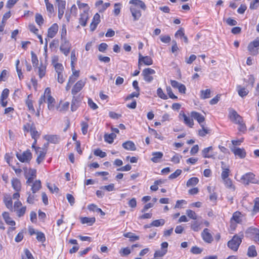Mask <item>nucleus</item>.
I'll return each mask as SVG.
<instances>
[{
    "mask_svg": "<svg viewBox=\"0 0 259 259\" xmlns=\"http://www.w3.org/2000/svg\"><path fill=\"white\" fill-rule=\"evenodd\" d=\"M226 187L235 190V186L233 185L231 180L229 178L223 180Z\"/></svg>",
    "mask_w": 259,
    "mask_h": 259,
    "instance_id": "nucleus-44",
    "label": "nucleus"
},
{
    "mask_svg": "<svg viewBox=\"0 0 259 259\" xmlns=\"http://www.w3.org/2000/svg\"><path fill=\"white\" fill-rule=\"evenodd\" d=\"M210 90L206 89L201 91V98L203 99L209 98L210 97Z\"/></svg>",
    "mask_w": 259,
    "mask_h": 259,
    "instance_id": "nucleus-45",
    "label": "nucleus"
},
{
    "mask_svg": "<svg viewBox=\"0 0 259 259\" xmlns=\"http://www.w3.org/2000/svg\"><path fill=\"white\" fill-rule=\"evenodd\" d=\"M247 255L249 257H254V256H256L257 252L255 250V248L254 246L252 245V246H250L249 247V248L248 249V251H247Z\"/></svg>",
    "mask_w": 259,
    "mask_h": 259,
    "instance_id": "nucleus-41",
    "label": "nucleus"
},
{
    "mask_svg": "<svg viewBox=\"0 0 259 259\" xmlns=\"http://www.w3.org/2000/svg\"><path fill=\"white\" fill-rule=\"evenodd\" d=\"M85 84L84 80H78L73 87L71 93L73 95H76L83 88Z\"/></svg>",
    "mask_w": 259,
    "mask_h": 259,
    "instance_id": "nucleus-10",
    "label": "nucleus"
},
{
    "mask_svg": "<svg viewBox=\"0 0 259 259\" xmlns=\"http://www.w3.org/2000/svg\"><path fill=\"white\" fill-rule=\"evenodd\" d=\"M242 238L235 235L233 238L228 242V246L233 250L237 251L241 244Z\"/></svg>",
    "mask_w": 259,
    "mask_h": 259,
    "instance_id": "nucleus-5",
    "label": "nucleus"
},
{
    "mask_svg": "<svg viewBox=\"0 0 259 259\" xmlns=\"http://www.w3.org/2000/svg\"><path fill=\"white\" fill-rule=\"evenodd\" d=\"M58 30V25L56 23L53 24L48 30V37L53 38L57 34Z\"/></svg>",
    "mask_w": 259,
    "mask_h": 259,
    "instance_id": "nucleus-18",
    "label": "nucleus"
},
{
    "mask_svg": "<svg viewBox=\"0 0 259 259\" xmlns=\"http://www.w3.org/2000/svg\"><path fill=\"white\" fill-rule=\"evenodd\" d=\"M31 62L33 67H36L38 64V60L36 55L33 52H31Z\"/></svg>",
    "mask_w": 259,
    "mask_h": 259,
    "instance_id": "nucleus-47",
    "label": "nucleus"
},
{
    "mask_svg": "<svg viewBox=\"0 0 259 259\" xmlns=\"http://www.w3.org/2000/svg\"><path fill=\"white\" fill-rule=\"evenodd\" d=\"M182 173V170L178 169L174 173L171 174L168 177L169 179H174L177 178Z\"/></svg>",
    "mask_w": 259,
    "mask_h": 259,
    "instance_id": "nucleus-58",
    "label": "nucleus"
},
{
    "mask_svg": "<svg viewBox=\"0 0 259 259\" xmlns=\"http://www.w3.org/2000/svg\"><path fill=\"white\" fill-rule=\"evenodd\" d=\"M180 116H181L184 120V122L185 124L190 127H192L194 125V122L193 118L191 117H188L185 113H180Z\"/></svg>",
    "mask_w": 259,
    "mask_h": 259,
    "instance_id": "nucleus-23",
    "label": "nucleus"
},
{
    "mask_svg": "<svg viewBox=\"0 0 259 259\" xmlns=\"http://www.w3.org/2000/svg\"><path fill=\"white\" fill-rule=\"evenodd\" d=\"M202 155L204 158L214 159L215 158V155L213 152L212 147L210 146L207 148H205L202 151Z\"/></svg>",
    "mask_w": 259,
    "mask_h": 259,
    "instance_id": "nucleus-13",
    "label": "nucleus"
},
{
    "mask_svg": "<svg viewBox=\"0 0 259 259\" xmlns=\"http://www.w3.org/2000/svg\"><path fill=\"white\" fill-rule=\"evenodd\" d=\"M236 90L238 95L242 98L246 96L249 93V90L246 88L242 87L241 85H237Z\"/></svg>",
    "mask_w": 259,
    "mask_h": 259,
    "instance_id": "nucleus-25",
    "label": "nucleus"
},
{
    "mask_svg": "<svg viewBox=\"0 0 259 259\" xmlns=\"http://www.w3.org/2000/svg\"><path fill=\"white\" fill-rule=\"evenodd\" d=\"M200 125L202 127V129L199 131V135L201 137H204L209 133V130L205 128L203 124H201Z\"/></svg>",
    "mask_w": 259,
    "mask_h": 259,
    "instance_id": "nucleus-53",
    "label": "nucleus"
},
{
    "mask_svg": "<svg viewBox=\"0 0 259 259\" xmlns=\"http://www.w3.org/2000/svg\"><path fill=\"white\" fill-rule=\"evenodd\" d=\"M243 215L239 211H236L233 214L230 220V227L234 230L236 227V224L241 223L243 220Z\"/></svg>",
    "mask_w": 259,
    "mask_h": 259,
    "instance_id": "nucleus-4",
    "label": "nucleus"
},
{
    "mask_svg": "<svg viewBox=\"0 0 259 259\" xmlns=\"http://www.w3.org/2000/svg\"><path fill=\"white\" fill-rule=\"evenodd\" d=\"M142 63L146 65H151L153 64V60L149 56H143L141 54H139L138 65L140 67Z\"/></svg>",
    "mask_w": 259,
    "mask_h": 259,
    "instance_id": "nucleus-9",
    "label": "nucleus"
},
{
    "mask_svg": "<svg viewBox=\"0 0 259 259\" xmlns=\"http://www.w3.org/2000/svg\"><path fill=\"white\" fill-rule=\"evenodd\" d=\"M157 94L159 97L162 99H167V96L163 93L162 90L159 88L157 90Z\"/></svg>",
    "mask_w": 259,
    "mask_h": 259,
    "instance_id": "nucleus-62",
    "label": "nucleus"
},
{
    "mask_svg": "<svg viewBox=\"0 0 259 259\" xmlns=\"http://www.w3.org/2000/svg\"><path fill=\"white\" fill-rule=\"evenodd\" d=\"M229 117L231 120L234 122L235 123H240L242 120V117L240 116L237 113V112L233 109L230 110Z\"/></svg>",
    "mask_w": 259,
    "mask_h": 259,
    "instance_id": "nucleus-12",
    "label": "nucleus"
},
{
    "mask_svg": "<svg viewBox=\"0 0 259 259\" xmlns=\"http://www.w3.org/2000/svg\"><path fill=\"white\" fill-rule=\"evenodd\" d=\"M131 252V250L128 247L121 248L119 251V253L122 256L127 255L130 254Z\"/></svg>",
    "mask_w": 259,
    "mask_h": 259,
    "instance_id": "nucleus-54",
    "label": "nucleus"
},
{
    "mask_svg": "<svg viewBox=\"0 0 259 259\" xmlns=\"http://www.w3.org/2000/svg\"><path fill=\"white\" fill-rule=\"evenodd\" d=\"M199 180L196 177H193L189 179L187 182V186L188 187L195 186L198 184Z\"/></svg>",
    "mask_w": 259,
    "mask_h": 259,
    "instance_id": "nucleus-42",
    "label": "nucleus"
},
{
    "mask_svg": "<svg viewBox=\"0 0 259 259\" xmlns=\"http://www.w3.org/2000/svg\"><path fill=\"white\" fill-rule=\"evenodd\" d=\"M165 224V221L164 219H159L153 221L150 225L149 227L152 226L159 227L164 225Z\"/></svg>",
    "mask_w": 259,
    "mask_h": 259,
    "instance_id": "nucleus-36",
    "label": "nucleus"
},
{
    "mask_svg": "<svg viewBox=\"0 0 259 259\" xmlns=\"http://www.w3.org/2000/svg\"><path fill=\"white\" fill-rule=\"evenodd\" d=\"M155 73L154 69L148 68L144 69L142 71V75L144 77V79L147 82H151L153 80L152 75Z\"/></svg>",
    "mask_w": 259,
    "mask_h": 259,
    "instance_id": "nucleus-8",
    "label": "nucleus"
},
{
    "mask_svg": "<svg viewBox=\"0 0 259 259\" xmlns=\"http://www.w3.org/2000/svg\"><path fill=\"white\" fill-rule=\"evenodd\" d=\"M100 22V15L98 13H96L93 19L92 22L90 24V29L91 30L93 31H94L97 27L98 24Z\"/></svg>",
    "mask_w": 259,
    "mask_h": 259,
    "instance_id": "nucleus-19",
    "label": "nucleus"
},
{
    "mask_svg": "<svg viewBox=\"0 0 259 259\" xmlns=\"http://www.w3.org/2000/svg\"><path fill=\"white\" fill-rule=\"evenodd\" d=\"M240 182L245 185H248L249 183L259 185V178H256L255 175L252 172H247L242 176Z\"/></svg>",
    "mask_w": 259,
    "mask_h": 259,
    "instance_id": "nucleus-1",
    "label": "nucleus"
},
{
    "mask_svg": "<svg viewBox=\"0 0 259 259\" xmlns=\"http://www.w3.org/2000/svg\"><path fill=\"white\" fill-rule=\"evenodd\" d=\"M29 186L31 187V190L32 192V193L34 194L41 188V182L40 180H35V181H33Z\"/></svg>",
    "mask_w": 259,
    "mask_h": 259,
    "instance_id": "nucleus-22",
    "label": "nucleus"
},
{
    "mask_svg": "<svg viewBox=\"0 0 259 259\" xmlns=\"http://www.w3.org/2000/svg\"><path fill=\"white\" fill-rule=\"evenodd\" d=\"M89 18L88 13L84 11L83 13L80 14L79 23L82 26H85Z\"/></svg>",
    "mask_w": 259,
    "mask_h": 259,
    "instance_id": "nucleus-29",
    "label": "nucleus"
},
{
    "mask_svg": "<svg viewBox=\"0 0 259 259\" xmlns=\"http://www.w3.org/2000/svg\"><path fill=\"white\" fill-rule=\"evenodd\" d=\"M153 157L151 160L154 163H158L160 161V159L163 157V153L161 152H155L152 154Z\"/></svg>",
    "mask_w": 259,
    "mask_h": 259,
    "instance_id": "nucleus-27",
    "label": "nucleus"
},
{
    "mask_svg": "<svg viewBox=\"0 0 259 259\" xmlns=\"http://www.w3.org/2000/svg\"><path fill=\"white\" fill-rule=\"evenodd\" d=\"M122 147L128 150L134 151L136 150L135 144L132 141H127L123 143Z\"/></svg>",
    "mask_w": 259,
    "mask_h": 259,
    "instance_id": "nucleus-31",
    "label": "nucleus"
},
{
    "mask_svg": "<svg viewBox=\"0 0 259 259\" xmlns=\"http://www.w3.org/2000/svg\"><path fill=\"white\" fill-rule=\"evenodd\" d=\"M47 140L50 143L57 144L60 141V138L57 135L48 136Z\"/></svg>",
    "mask_w": 259,
    "mask_h": 259,
    "instance_id": "nucleus-38",
    "label": "nucleus"
},
{
    "mask_svg": "<svg viewBox=\"0 0 259 259\" xmlns=\"http://www.w3.org/2000/svg\"><path fill=\"white\" fill-rule=\"evenodd\" d=\"M94 154L96 156H99L101 158L105 157L106 156V153L102 151L100 149H97L94 151Z\"/></svg>",
    "mask_w": 259,
    "mask_h": 259,
    "instance_id": "nucleus-59",
    "label": "nucleus"
},
{
    "mask_svg": "<svg viewBox=\"0 0 259 259\" xmlns=\"http://www.w3.org/2000/svg\"><path fill=\"white\" fill-rule=\"evenodd\" d=\"M190 115L193 119L194 118L196 120L200 125L202 124L205 120L204 116L196 111H192L190 113Z\"/></svg>",
    "mask_w": 259,
    "mask_h": 259,
    "instance_id": "nucleus-16",
    "label": "nucleus"
},
{
    "mask_svg": "<svg viewBox=\"0 0 259 259\" xmlns=\"http://www.w3.org/2000/svg\"><path fill=\"white\" fill-rule=\"evenodd\" d=\"M36 171L35 169H30L27 174H25V177L27 179L26 184L27 185H30L34 179L36 178Z\"/></svg>",
    "mask_w": 259,
    "mask_h": 259,
    "instance_id": "nucleus-11",
    "label": "nucleus"
},
{
    "mask_svg": "<svg viewBox=\"0 0 259 259\" xmlns=\"http://www.w3.org/2000/svg\"><path fill=\"white\" fill-rule=\"evenodd\" d=\"M123 235L124 237L130 238L131 241H135L139 239V236L135 235L133 233L131 232L125 233Z\"/></svg>",
    "mask_w": 259,
    "mask_h": 259,
    "instance_id": "nucleus-50",
    "label": "nucleus"
},
{
    "mask_svg": "<svg viewBox=\"0 0 259 259\" xmlns=\"http://www.w3.org/2000/svg\"><path fill=\"white\" fill-rule=\"evenodd\" d=\"M45 96H46V102L48 103V109L50 110H54L55 100L51 95L50 88H47L45 90Z\"/></svg>",
    "mask_w": 259,
    "mask_h": 259,
    "instance_id": "nucleus-7",
    "label": "nucleus"
},
{
    "mask_svg": "<svg viewBox=\"0 0 259 259\" xmlns=\"http://www.w3.org/2000/svg\"><path fill=\"white\" fill-rule=\"evenodd\" d=\"M28 196L27 202L29 204H33L34 202L35 195H32L30 192L27 193Z\"/></svg>",
    "mask_w": 259,
    "mask_h": 259,
    "instance_id": "nucleus-63",
    "label": "nucleus"
},
{
    "mask_svg": "<svg viewBox=\"0 0 259 259\" xmlns=\"http://www.w3.org/2000/svg\"><path fill=\"white\" fill-rule=\"evenodd\" d=\"M70 58L71 70H73L74 68H75V63L77 61V58L75 55V51L74 50L71 51Z\"/></svg>",
    "mask_w": 259,
    "mask_h": 259,
    "instance_id": "nucleus-37",
    "label": "nucleus"
},
{
    "mask_svg": "<svg viewBox=\"0 0 259 259\" xmlns=\"http://www.w3.org/2000/svg\"><path fill=\"white\" fill-rule=\"evenodd\" d=\"M186 213L190 219L193 220H196L197 219V215L196 213L191 209L187 210Z\"/></svg>",
    "mask_w": 259,
    "mask_h": 259,
    "instance_id": "nucleus-49",
    "label": "nucleus"
},
{
    "mask_svg": "<svg viewBox=\"0 0 259 259\" xmlns=\"http://www.w3.org/2000/svg\"><path fill=\"white\" fill-rule=\"evenodd\" d=\"M130 11L134 18V21L138 20L141 17L142 14L140 10L138 9L135 6H131Z\"/></svg>",
    "mask_w": 259,
    "mask_h": 259,
    "instance_id": "nucleus-17",
    "label": "nucleus"
},
{
    "mask_svg": "<svg viewBox=\"0 0 259 259\" xmlns=\"http://www.w3.org/2000/svg\"><path fill=\"white\" fill-rule=\"evenodd\" d=\"M88 207L90 210L100 212L102 215L105 214V212L101 208L97 207V205L94 204H90Z\"/></svg>",
    "mask_w": 259,
    "mask_h": 259,
    "instance_id": "nucleus-35",
    "label": "nucleus"
},
{
    "mask_svg": "<svg viewBox=\"0 0 259 259\" xmlns=\"http://www.w3.org/2000/svg\"><path fill=\"white\" fill-rule=\"evenodd\" d=\"M31 137L33 139L38 138L39 137L38 132L36 131L35 125L33 123H31V126L29 131Z\"/></svg>",
    "mask_w": 259,
    "mask_h": 259,
    "instance_id": "nucleus-33",
    "label": "nucleus"
},
{
    "mask_svg": "<svg viewBox=\"0 0 259 259\" xmlns=\"http://www.w3.org/2000/svg\"><path fill=\"white\" fill-rule=\"evenodd\" d=\"M71 48V45L67 38L61 39L60 50L64 55L67 56L69 54Z\"/></svg>",
    "mask_w": 259,
    "mask_h": 259,
    "instance_id": "nucleus-6",
    "label": "nucleus"
},
{
    "mask_svg": "<svg viewBox=\"0 0 259 259\" xmlns=\"http://www.w3.org/2000/svg\"><path fill=\"white\" fill-rule=\"evenodd\" d=\"M102 190H106L107 191L110 192L114 190V185L113 184H111L107 186H103L100 187Z\"/></svg>",
    "mask_w": 259,
    "mask_h": 259,
    "instance_id": "nucleus-61",
    "label": "nucleus"
},
{
    "mask_svg": "<svg viewBox=\"0 0 259 259\" xmlns=\"http://www.w3.org/2000/svg\"><path fill=\"white\" fill-rule=\"evenodd\" d=\"M96 221V219L94 217L88 218L84 217L81 218V223L83 224H87L89 226H92Z\"/></svg>",
    "mask_w": 259,
    "mask_h": 259,
    "instance_id": "nucleus-32",
    "label": "nucleus"
},
{
    "mask_svg": "<svg viewBox=\"0 0 259 259\" xmlns=\"http://www.w3.org/2000/svg\"><path fill=\"white\" fill-rule=\"evenodd\" d=\"M221 168L222 169V172L221 174V178L223 180L228 178V176L230 173V169L229 166L225 165L224 161H221Z\"/></svg>",
    "mask_w": 259,
    "mask_h": 259,
    "instance_id": "nucleus-20",
    "label": "nucleus"
},
{
    "mask_svg": "<svg viewBox=\"0 0 259 259\" xmlns=\"http://www.w3.org/2000/svg\"><path fill=\"white\" fill-rule=\"evenodd\" d=\"M16 156L20 162L23 163H29L32 157L30 150H27L22 153L17 152Z\"/></svg>",
    "mask_w": 259,
    "mask_h": 259,
    "instance_id": "nucleus-3",
    "label": "nucleus"
},
{
    "mask_svg": "<svg viewBox=\"0 0 259 259\" xmlns=\"http://www.w3.org/2000/svg\"><path fill=\"white\" fill-rule=\"evenodd\" d=\"M26 206L22 207L20 208H18L15 210L17 212V214L19 217H21L23 216L26 211Z\"/></svg>",
    "mask_w": 259,
    "mask_h": 259,
    "instance_id": "nucleus-57",
    "label": "nucleus"
},
{
    "mask_svg": "<svg viewBox=\"0 0 259 259\" xmlns=\"http://www.w3.org/2000/svg\"><path fill=\"white\" fill-rule=\"evenodd\" d=\"M130 4H133L136 7L137 6H139L142 10H145L146 9V6L145 3L140 0H131L130 1Z\"/></svg>",
    "mask_w": 259,
    "mask_h": 259,
    "instance_id": "nucleus-30",
    "label": "nucleus"
},
{
    "mask_svg": "<svg viewBox=\"0 0 259 259\" xmlns=\"http://www.w3.org/2000/svg\"><path fill=\"white\" fill-rule=\"evenodd\" d=\"M259 6V0H253L250 4L249 8L251 10L256 9Z\"/></svg>",
    "mask_w": 259,
    "mask_h": 259,
    "instance_id": "nucleus-56",
    "label": "nucleus"
},
{
    "mask_svg": "<svg viewBox=\"0 0 259 259\" xmlns=\"http://www.w3.org/2000/svg\"><path fill=\"white\" fill-rule=\"evenodd\" d=\"M201 235L203 239L206 242L211 243L213 240L212 236L209 233V230L207 228L203 230Z\"/></svg>",
    "mask_w": 259,
    "mask_h": 259,
    "instance_id": "nucleus-14",
    "label": "nucleus"
},
{
    "mask_svg": "<svg viewBox=\"0 0 259 259\" xmlns=\"http://www.w3.org/2000/svg\"><path fill=\"white\" fill-rule=\"evenodd\" d=\"M3 217L5 220L6 223L10 226H14L15 225V222L13 221L11 218L9 216V213L4 212L3 213Z\"/></svg>",
    "mask_w": 259,
    "mask_h": 259,
    "instance_id": "nucleus-28",
    "label": "nucleus"
},
{
    "mask_svg": "<svg viewBox=\"0 0 259 259\" xmlns=\"http://www.w3.org/2000/svg\"><path fill=\"white\" fill-rule=\"evenodd\" d=\"M57 3L58 10L64 11L66 6V2L65 1L58 0L56 1Z\"/></svg>",
    "mask_w": 259,
    "mask_h": 259,
    "instance_id": "nucleus-46",
    "label": "nucleus"
},
{
    "mask_svg": "<svg viewBox=\"0 0 259 259\" xmlns=\"http://www.w3.org/2000/svg\"><path fill=\"white\" fill-rule=\"evenodd\" d=\"M77 4L79 9H83V11H85L87 13H88L90 9L88 4L85 3H82L79 1H78L77 2Z\"/></svg>",
    "mask_w": 259,
    "mask_h": 259,
    "instance_id": "nucleus-48",
    "label": "nucleus"
},
{
    "mask_svg": "<svg viewBox=\"0 0 259 259\" xmlns=\"http://www.w3.org/2000/svg\"><path fill=\"white\" fill-rule=\"evenodd\" d=\"M38 75L40 78H42L46 74V66L43 65L42 64H40V66L38 67Z\"/></svg>",
    "mask_w": 259,
    "mask_h": 259,
    "instance_id": "nucleus-43",
    "label": "nucleus"
},
{
    "mask_svg": "<svg viewBox=\"0 0 259 259\" xmlns=\"http://www.w3.org/2000/svg\"><path fill=\"white\" fill-rule=\"evenodd\" d=\"M254 205L253 211L254 212L256 213L259 211V198L257 197L254 200Z\"/></svg>",
    "mask_w": 259,
    "mask_h": 259,
    "instance_id": "nucleus-64",
    "label": "nucleus"
},
{
    "mask_svg": "<svg viewBox=\"0 0 259 259\" xmlns=\"http://www.w3.org/2000/svg\"><path fill=\"white\" fill-rule=\"evenodd\" d=\"M115 137L116 135L114 133H111L110 134H106L104 136L105 141L110 144L113 143V140Z\"/></svg>",
    "mask_w": 259,
    "mask_h": 259,
    "instance_id": "nucleus-40",
    "label": "nucleus"
},
{
    "mask_svg": "<svg viewBox=\"0 0 259 259\" xmlns=\"http://www.w3.org/2000/svg\"><path fill=\"white\" fill-rule=\"evenodd\" d=\"M36 235V239L38 241L43 243L46 241L45 235L42 232H37Z\"/></svg>",
    "mask_w": 259,
    "mask_h": 259,
    "instance_id": "nucleus-51",
    "label": "nucleus"
},
{
    "mask_svg": "<svg viewBox=\"0 0 259 259\" xmlns=\"http://www.w3.org/2000/svg\"><path fill=\"white\" fill-rule=\"evenodd\" d=\"M167 251V250L166 249L156 250L154 253V256L155 257H162L166 253Z\"/></svg>",
    "mask_w": 259,
    "mask_h": 259,
    "instance_id": "nucleus-52",
    "label": "nucleus"
},
{
    "mask_svg": "<svg viewBox=\"0 0 259 259\" xmlns=\"http://www.w3.org/2000/svg\"><path fill=\"white\" fill-rule=\"evenodd\" d=\"M258 49L259 37H257L254 40L249 43L247 50L251 55L256 56L258 54Z\"/></svg>",
    "mask_w": 259,
    "mask_h": 259,
    "instance_id": "nucleus-2",
    "label": "nucleus"
},
{
    "mask_svg": "<svg viewBox=\"0 0 259 259\" xmlns=\"http://www.w3.org/2000/svg\"><path fill=\"white\" fill-rule=\"evenodd\" d=\"M56 61V58L53 59L52 61L53 63L54 64V66L55 69V70L58 73H62L63 71L64 70V67L62 64L59 63H55V62Z\"/></svg>",
    "mask_w": 259,
    "mask_h": 259,
    "instance_id": "nucleus-34",
    "label": "nucleus"
},
{
    "mask_svg": "<svg viewBox=\"0 0 259 259\" xmlns=\"http://www.w3.org/2000/svg\"><path fill=\"white\" fill-rule=\"evenodd\" d=\"M11 183L13 188L16 192H19L21 190V183L19 179L17 178H13L11 180Z\"/></svg>",
    "mask_w": 259,
    "mask_h": 259,
    "instance_id": "nucleus-26",
    "label": "nucleus"
},
{
    "mask_svg": "<svg viewBox=\"0 0 259 259\" xmlns=\"http://www.w3.org/2000/svg\"><path fill=\"white\" fill-rule=\"evenodd\" d=\"M4 203L6 207L10 210L13 209V202L11 197H5L4 199Z\"/></svg>",
    "mask_w": 259,
    "mask_h": 259,
    "instance_id": "nucleus-39",
    "label": "nucleus"
},
{
    "mask_svg": "<svg viewBox=\"0 0 259 259\" xmlns=\"http://www.w3.org/2000/svg\"><path fill=\"white\" fill-rule=\"evenodd\" d=\"M35 22L39 26L44 23V19L42 16L39 14H36L35 15Z\"/></svg>",
    "mask_w": 259,
    "mask_h": 259,
    "instance_id": "nucleus-55",
    "label": "nucleus"
},
{
    "mask_svg": "<svg viewBox=\"0 0 259 259\" xmlns=\"http://www.w3.org/2000/svg\"><path fill=\"white\" fill-rule=\"evenodd\" d=\"M35 151L36 153L38 155L36 159V162H37L38 164H39L44 160L46 153L44 151V150L40 147L35 148Z\"/></svg>",
    "mask_w": 259,
    "mask_h": 259,
    "instance_id": "nucleus-21",
    "label": "nucleus"
},
{
    "mask_svg": "<svg viewBox=\"0 0 259 259\" xmlns=\"http://www.w3.org/2000/svg\"><path fill=\"white\" fill-rule=\"evenodd\" d=\"M232 150L236 156H238L240 158H244L246 156V152L244 149L234 147Z\"/></svg>",
    "mask_w": 259,
    "mask_h": 259,
    "instance_id": "nucleus-24",
    "label": "nucleus"
},
{
    "mask_svg": "<svg viewBox=\"0 0 259 259\" xmlns=\"http://www.w3.org/2000/svg\"><path fill=\"white\" fill-rule=\"evenodd\" d=\"M81 101V99L79 96H76L73 95V98L71 102V109L72 111H75L79 107V102Z\"/></svg>",
    "mask_w": 259,
    "mask_h": 259,
    "instance_id": "nucleus-15",
    "label": "nucleus"
},
{
    "mask_svg": "<svg viewBox=\"0 0 259 259\" xmlns=\"http://www.w3.org/2000/svg\"><path fill=\"white\" fill-rule=\"evenodd\" d=\"M81 131L83 135H85L88 132V129L89 127L88 123L86 122H82L81 123Z\"/></svg>",
    "mask_w": 259,
    "mask_h": 259,
    "instance_id": "nucleus-60",
    "label": "nucleus"
}]
</instances>
